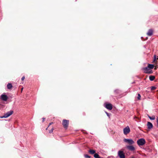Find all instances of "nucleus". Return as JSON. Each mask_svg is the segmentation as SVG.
<instances>
[{"instance_id":"obj_1","label":"nucleus","mask_w":158,"mask_h":158,"mask_svg":"<svg viewBox=\"0 0 158 158\" xmlns=\"http://www.w3.org/2000/svg\"><path fill=\"white\" fill-rule=\"evenodd\" d=\"M145 140L143 138L140 139L137 141V143L139 146H143L145 144Z\"/></svg>"},{"instance_id":"obj_2","label":"nucleus","mask_w":158,"mask_h":158,"mask_svg":"<svg viewBox=\"0 0 158 158\" xmlns=\"http://www.w3.org/2000/svg\"><path fill=\"white\" fill-rule=\"evenodd\" d=\"M13 113V111L12 110H10L9 111L7 112L3 116H0V118H7L12 114Z\"/></svg>"},{"instance_id":"obj_3","label":"nucleus","mask_w":158,"mask_h":158,"mask_svg":"<svg viewBox=\"0 0 158 158\" xmlns=\"http://www.w3.org/2000/svg\"><path fill=\"white\" fill-rule=\"evenodd\" d=\"M123 141L124 142L128 143L129 145H132L135 143L134 140L131 139H124Z\"/></svg>"},{"instance_id":"obj_4","label":"nucleus","mask_w":158,"mask_h":158,"mask_svg":"<svg viewBox=\"0 0 158 158\" xmlns=\"http://www.w3.org/2000/svg\"><path fill=\"white\" fill-rule=\"evenodd\" d=\"M143 70L144 71L145 73L151 74L152 73V71L151 70L148 66L143 69Z\"/></svg>"},{"instance_id":"obj_5","label":"nucleus","mask_w":158,"mask_h":158,"mask_svg":"<svg viewBox=\"0 0 158 158\" xmlns=\"http://www.w3.org/2000/svg\"><path fill=\"white\" fill-rule=\"evenodd\" d=\"M123 133L125 135L129 134L130 131V129L129 126H127L123 129Z\"/></svg>"},{"instance_id":"obj_6","label":"nucleus","mask_w":158,"mask_h":158,"mask_svg":"<svg viewBox=\"0 0 158 158\" xmlns=\"http://www.w3.org/2000/svg\"><path fill=\"white\" fill-rule=\"evenodd\" d=\"M118 155L120 158H125V155L123 151H119Z\"/></svg>"},{"instance_id":"obj_7","label":"nucleus","mask_w":158,"mask_h":158,"mask_svg":"<svg viewBox=\"0 0 158 158\" xmlns=\"http://www.w3.org/2000/svg\"><path fill=\"white\" fill-rule=\"evenodd\" d=\"M69 121L68 120L64 119L63 121L62 124L64 127L66 128L68 126Z\"/></svg>"},{"instance_id":"obj_8","label":"nucleus","mask_w":158,"mask_h":158,"mask_svg":"<svg viewBox=\"0 0 158 158\" xmlns=\"http://www.w3.org/2000/svg\"><path fill=\"white\" fill-rule=\"evenodd\" d=\"M126 147L128 150L131 151H134L135 150V147L132 145H127Z\"/></svg>"},{"instance_id":"obj_9","label":"nucleus","mask_w":158,"mask_h":158,"mask_svg":"<svg viewBox=\"0 0 158 158\" xmlns=\"http://www.w3.org/2000/svg\"><path fill=\"white\" fill-rule=\"evenodd\" d=\"M104 106L106 109L109 110H111L112 109V105L110 103L106 104Z\"/></svg>"},{"instance_id":"obj_10","label":"nucleus","mask_w":158,"mask_h":158,"mask_svg":"<svg viewBox=\"0 0 158 158\" xmlns=\"http://www.w3.org/2000/svg\"><path fill=\"white\" fill-rule=\"evenodd\" d=\"M1 99L4 101H6L8 99V97L7 95L2 94L1 96Z\"/></svg>"},{"instance_id":"obj_11","label":"nucleus","mask_w":158,"mask_h":158,"mask_svg":"<svg viewBox=\"0 0 158 158\" xmlns=\"http://www.w3.org/2000/svg\"><path fill=\"white\" fill-rule=\"evenodd\" d=\"M147 126L148 127V128L149 129H151L153 127V125L150 122H148Z\"/></svg>"},{"instance_id":"obj_12","label":"nucleus","mask_w":158,"mask_h":158,"mask_svg":"<svg viewBox=\"0 0 158 158\" xmlns=\"http://www.w3.org/2000/svg\"><path fill=\"white\" fill-rule=\"evenodd\" d=\"M153 34V30L152 29H149L147 33L148 36H151Z\"/></svg>"},{"instance_id":"obj_13","label":"nucleus","mask_w":158,"mask_h":158,"mask_svg":"<svg viewBox=\"0 0 158 158\" xmlns=\"http://www.w3.org/2000/svg\"><path fill=\"white\" fill-rule=\"evenodd\" d=\"M7 89H10L12 87V85L11 83H9L7 85Z\"/></svg>"},{"instance_id":"obj_14","label":"nucleus","mask_w":158,"mask_h":158,"mask_svg":"<svg viewBox=\"0 0 158 158\" xmlns=\"http://www.w3.org/2000/svg\"><path fill=\"white\" fill-rule=\"evenodd\" d=\"M89 152L92 154H94L95 153V151L93 150H90L89 151Z\"/></svg>"},{"instance_id":"obj_15","label":"nucleus","mask_w":158,"mask_h":158,"mask_svg":"<svg viewBox=\"0 0 158 158\" xmlns=\"http://www.w3.org/2000/svg\"><path fill=\"white\" fill-rule=\"evenodd\" d=\"M148 67L151 69L153 68L154 65L152 64H148Z\"/></svg>"},{"instance_id":"obj_16","label":"nucleus","mask_w":158,"mask_h":158,"mask_svg":"<svg viewBox=\"0 0 158 158\" xmlns=\"http://www.w3.org/2000/svg\"><path fill=\"white\" fill-rule=\"evenodd\" d=\"M149 79L151 81H153L155 78V77L154 76H149Z\"/></svg>"},{"instance_id":"obj_17","label":"nucleus","mask_w":158,"mask_h":158,"mask_svg":"<svg viewBox=\"0 0 158 158\" xmlns=\"http://www.w3.org/2000/svg\"><path fill=\"white\" fill-rule=\"evenodd\" d=\"M94 157L95 158H101L99 157V155L97 153H95L94 154Z\"/></svg>"},{"instance_id":"obj_18","label":"nucleus","mask_w":158,"mask_h":158,"mask_svg":"<svg viewBox=\"0 0 158 158\" xmlns=\"http://www.w3.org/2000/svg\"><path fill=\"white\" fill-rule=\"evenodd\" d=\"M148 117L149 118V119L151 120H154L155 118V117L154 116H152V117H151V116L148 115Z\"/></svg>"},{"instance_id":"obj_19","label":"nucleus","mask_w":158,"mask_h":158,"mask_svg":"<svg viewBox=\"0 0 158 158\" xmlns=\"http://www.w3.org/2000/svg\"><path fill=\"white\" fill-rule=\"evenodd\" d=\"M84 157L85 158H90V156H89V155H87V154L84 155Z\"/></svg>"},{"instance_id":"obj_20","label":"nucleus","mask_w":158,"mask_h":158,"mask_svg":"<svg viewBox=\"0 0 158 158\" xmlns=\"http://www.w3.org/2000/svg\"><path fill=\"white\" fill-rule=\"evenodd\" d=\"M156 87L155 86H152L151 87V90H154L156 89Z\"/></svg>"},{"instance_id":"obj_21","label":"nucleus","mask_w":158,"mask_h":158,"mask_svg":"<svg viewBox=\"0 0 158 158\" xmlns=\"http://www.w3.org/2000/svg\"><path fill=\"white\" fill-rule=\"evenodd\" d=\"M54 130V128L53 127H52V129L49 131V133H51L52 132L53 130Z\"/></svg>"},{"instance_id":"obj_22","label":"nucleus","mask_w":158,"mask_h":158,"mask_svg":"<svg viewBox=\"0 0 158 158\" xmlns=\"http://www.w3.org/2000/svg\"><path fill=\"white\" fill-rule=\"evenodd\" d=\"M141 95L139 94H138L137 98L138 100H140V99Z\"/></svg>"},{"instance_id":"obj_23","label":"nucleus","mask_w":158,"mask_h":158,"mask_svg":"<svg viewBox=\"0 0 158 158\" xmlns=\"http://www.w3.org/2000/svg\"><path fill=\"white\" fill-rule=\"evenodd\" d=\"M156 55H155L154 56V60H153V61H155L156 60Z\"/></svg>"},{"instance_id":"obj_24","label":"nucleus","mask_w":158,"mask_h":158,"mask_svg":"<svg viewBox=\"0 0 158 158\" xmlns=\"http://www.w3.org/2000/svg\"><path fill=\"white\" fill-rule=\"evenodd\" d=\"M105 113H106V114L107 115L108 117H110V115H109V114L108 113H107V112H106V111L105 112Z\"/></svg>"},{"instance_id":"obj_25","label":"nucleus","mask_w":158,"mask_h":158,"mask_svg":"<svg viewBox=\"0 0 158 158\" xmlns=\"http://www.w3.org/2000/svg\"><path fill=\"white\" fill-rule=\"evenodd\" d=\"M25 79V77L24 76H23L21 78V80L22 81H23Z\"/></svg>"},{"instance_id":"obj_26","label":"nucleus","mask_w":158,"mask_h":158,"mask_svg":"<svg viewBox=\"0 0 158 158\" xmlns=\"http://www.w3.org/2000/svg\"><path fill=\"white\" fill-rule=\"evenodd\" d=\"M45 119V118H42V122H44V121Z\"/></svg>"},{"instance_id":"obj_27","label":"nucleus","mask_w":158,"mask_h":158,"mask_svg":"<svg viewBox=\"0 0 158 158\" xmlns=\"http://www.w3.org/2000/svg\"><path fill=\"white\" fill-rule=\"evenodd\" d=\"M53 123L52 122V123H49V126H48V127L50 125H51V124H52Z\"/></svg>"},{"instance_id":"obj_28","label":"nucleus","mask_w":158,"mask_h":158,"mask_svg":"<svg viewBox=\"0 0 158 158\" xmlns=\"http://www.w3.org/2000/svg\"><path fill=\"white\" fill-rule=\"evenodd\" d=\"M157 126H158V118L157 119Z\"/></svg>"},{"instance_id":"obj_29","label":"nucleus","mask_w":158,"mask_h":158,"mask_svg":"<svg viewBox=\"0 0 158 158\" xmlns=\"http://www.w3.org/2000/svg\"><path fill=\"white\" fill-rule=\"evenodd\" d=\"M23 88H22L21 89V91H22V90H23Z\"/></svg>"},{"instance_id":"obj_30","label":"nucleus","mask_w":158,"mask_h":158,"mask_svg":"<svg viewBox=\"0 0 158 158\" xmlns=\"http://www.w3.org/2000/svg\"><path fill=\"white\" fill-rule=\"evenodd\" d=\"M131 158H135L134 157H131Z\"/></svg>"},{"instance_id":"obj_31","label":"nucleus","mask_w":158,"mask_h":158,"mask_svg":"<svg viewBox=\"0 0 158 158\" xmlns=\"http://www.w3.org/2000/svg\"><path fill=\"white\" fill-rule=\"evenodd\" d=\"M48 127H47V128L46 129V130H47V129H48Z\"/></svg>"},{"instance_id":"obj_32","label":"nucleus","mask_w":158,"mask_h":158,"mask_svg":"<svg viewBox=\"0 0 158 158\" xmlns=\"http://www.w3.org/2000/svg\"><path fill=\"white\" fill-rule=\"evenodd\" d=\"M1 104L0 103V106H1Z\"/></svg>"}]
</instances>
